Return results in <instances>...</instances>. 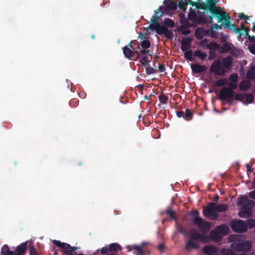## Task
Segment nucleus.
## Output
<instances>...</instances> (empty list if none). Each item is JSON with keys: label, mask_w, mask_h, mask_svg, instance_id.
<instances>
[{"label": "nucleus", "mask_w": 255, "mask_h": 255, "mask_svg": "<svg viewBox=\"0 0 255 255\" xmlns=\"http://www.w3.org/2000/svg\"><path fill=\"white\" fill-rule=\"evenodd\" d=\"M217 0H206L205 2H201V6L199 8L205 10L206 14L209 12V23L212 24L213 22V18L218 16L222 11V7L217 6Z\"/></svg>", "instance_id": "nucleus-1"}, {"label": "nucleus", "mask_w": 255, "mask_h": 255, "mask_svg": "<svg viewBox=\"0 0 255 255\" xmlns=\"http://www.w3.org/2000/svg\"><path fill=\"white\" fill-rule=\"evenodd\" d=\"M192 216V221L193 222L199 227V230L204 233L208 232L212 228V225L210 222L204 221V220L200 217L199 212L196 210L191 212Z\"/></svg>", "instance_id": "nucleus-2"}, {"label": "nucleus", "mask_w": 255, "mask_h": 255, "mask_svg": "<svg viewBox=\"0 0 255 255\" xmlns=\"http://www.w3.org/2000/svg\"><path fill=\"white\" fill-rule=\"evenodd\" d=\"M246 199L245 197H241L238 202V205H242L241 210L242 213H239V215L242 218L249 217L251 216V210L255 206V202L252 200H247L244 203L243 202Z\"/></svg>", "instance_id": "nucleus-3"}, {"label": "nucleus", "mask_w": 255, "mask_h": 255, "mask_svg": "<svg viewBox=\"0 0 255 255\" xmlns=\"http://www.w3.org/2000/svg\"><path fill=\"white\" fill-rule=\"evenodd\" d=\"M235 92L227 87H223L220 91L218 98L221 101L227 102L230 105L232 104L233 97Z\"/></svg>", "instance_id": "nucleus-4"}, {"label": "nucleus", "mask_w": 255, "mask_h": 255, "mask_svg": "<svg viewBox=\"0 0 255 255\" xmlns=\"http://www.w3.org/2000/svg\"><path fill=\"white\" fill-rule=\"evenodd\" d=\"M164 9V7L160 6L157 10L154 11V14L150 19L151 23L147 27L148 29L152 31L157 30L160 25L158 19L163 15Z\"/></svg>", "instance_id": "nucleus-5"}, {"label": "nucleus", "mask_w": 255, "mask_h": 255, "mask_svg": "<svg viewBox=\"0 0 255 255\" xmlns=\"http://www.w3.org/2000/svg\"><path fill=\"white\" fill-rule=\"evenodd\" d=\"M53 243L57 247L61 249L63 253L66 255H73L76 253L77 248L72 247L70 245L61 243L60 241L53 240Z\"/></svg>", "instance_id": "nucleus-6"}, {"label": "nucleus", "mask_w": 255, "mask_h": 255, "mask_svg": "<svg viewBox=\"0 0 255 255\" xmlns=\"http://www.w3.org/2000/svg\"><path fill=\"white\" fill-rule=\"evenodd\" d=\"M210 72L214 73L216 76H222L225 75L226 71L222 67V62L219 59H216L209 68Z\"/></svg>", "instance_id": "nucleus-7"}, {"label": "nucleus", "mask_w": 255, "mask_h": 255, "mask_svg": "<svg viewBox=\"0 0 255 255\" xmlns=\"http://www.w3.org/2000/svg\"><path fill=\"white\" fill-rule=\"evenodd\" d=\"M230 226L236 233H245L247 231L246 223L243 220H233L230 223Z\"/></svg>", "instance_id": "nucleus-8"}, {"label": "nucleus", "mask_w": 255, "mask_h": 255, "mask_svg": "<svg viewBox=\"0 0 255 255\" xmlns=\"http://www.w3.org/2000/svg\"><path fill=\"white\" fill-rule=\"evenodd\" d=\"M252 247V243L248 241L242 243H234L231 245V249L237 252H248Z\"/></svg>", "instance_id": "nucleus-9"}, {"label": "nucleus", "mask_w": 255, "mask_h": 255, "mask_svg": "<svg viewBox=\"0 0 255 255\" xmlns=\"http://www.w3.org/2000/svg\"><path fill=\"white\" fill-rule=\"evenodd\" d=\"M217 18V22H222L224 24V28L225 29L232 28V25L235 24L232 23L230 21V16L229 14L225 11L222 12L218 16H216Z\"/></svg>", "instance_id": "nucleus-10"}, {"label": "nucleus", "mask_w": 255, "mask_h": 255, "mask_svg": "<svg viewBox=\"0 0 255 255\" xmlns=\"http://www.w3.org/2000/svg\"><path fill=\"white\" fill-rule=\"evenodd\" d=\"M211 207L207 204V206L204 208L203 211V215L208 218L215 221L218 217V214L215 209H211Z\"/></svg>", "instance_id": "nucleus-11"}, {"label": "nucleus", "mask_w": 255, "mask_h": 255, "mask_svg": "<svg viewBox=\"0 0 255 255\" xmlns=\"http://www.w3.org/2000/svg\"><path fill=\"white\" fill-rule=\"evenodd\" d=\"M208 205L211 209H215L218 212H225L228 209V206L226 204L217 205L214 202H209Z\"/></svg>", "instance_id": "nucleus-12"}, {"label": "nucleus", "mask_w": 255, "mask_h": 255, "mask_svg": "<svg viewBox=\"0 0 255 255\" xmlns=\"http://www.w3.org/2000/svg\"><path fill=\"white\" fill-rule=\"evenodd\" d=\"M190 239L195 241H201L203 240L206 236L200 234L196 229H192L189 232Z\"/></svg>", "instance_id": "nucleus-13"}, {"label": "nucleus", "mask_w": 255, "mask_h": 255, "mask_svg": "<svg viewBox=\"0 0 255 255\" xmlns=\"http://www.w3.org/2000/svg\"><path fill=\"white\" fill-rule=\"evenodd\" d=\"M192 39L189 37H184L181 41V49L183 51L188 50L191 46Z\"/></svg>", "instance_id": "nucleus-14"}, {"label": "nucleus", "mask_w": 255, "mask_h": 255, "mask_svg": "<svg viewBox=\"0 0 255 255\" xmlns=\"http://www.w3.org/2000/svg\"><path fill=\"white\" fill-rule=\"evenodd\" d=\"M122 49L125 57L129 60L135 55V53H138L137 51L131 49L128 46H125Z\"/></svg>", "instance_id": "nucleus-15"}, {"label": "nucleus", "mask_w": 255, "mask_h": 255, "mask_svg": "<svg viewBox=\"0 0 255 255\" xmlns=\"http://www.w3.org/2000/svg\"><path fill=\"white\" fill-rule=\"evenodd\" d=\"M191 67L192 72L196 74L201 73L207 70V67L204 65L192 64Z\"/></svg>", "instance_id": "nucleus-16"}, {"label": "nucleus", "mask_w": 255, "mask_h": 255, "mask_svg": "<svg viewBox=\"0 0 255 255\" xmlns=\"http://www.w3.org/2000/svg\"><path fill=\"white\" fill-rule=\"evenodd\" d=\"M205 13H206L205 12ZM207 14H205V15H206V17L203 16L202 15H197V17L194 20L193 22H194L195 23H196L197 24H206V23H209L210 19L209 18V15Z\"/></svg>", "instance_id": "nucleus-17"}, {"label": "nucleus", "mask_w": 255, "mask_h": 255, "mask_svg": "<svg viewBox=\"0 0 255 255\" xmlns=\"http://www.w3.org/2000/svg\"><path fill=\"white\" fill-rule=\"evenodd\" d=\"M215 229L220 235L223 236L227 235L230 231L229 228L225 224L218 226Z\"/></svg>", "instance_id": "nucleus-18"}, {"label": "nucleus", "mask_w": 255, "mask_h": 255, "mask_svg": "<svg viewBox=\"0 0 255 255\" xmlns=\"http://www.w3.org/2000/svg\"><path fill=\"white\" fill-rule=\"evenodd\" d=\"M233 59L231 56H227L223 58L222 60V65L224 69L230 70L232 67Z\"/></svg>", "instance_id": "nucleus-19"}, {"label": "nucleus", "mask_w": 255, "mask_h": 255, "mask_svg": "<svg viewBox=\"0 0 255 255\" xmlns=\"http://www.w3.org/2000/svg\"><path fill=\"white\" fill-rule=\"evenodd\" d=\"M194 240L189 239L185 243V249L187 251H190L192 249L198 248V245L195 243Z\"/></svg>", "instance_id": "nucleus-20"}, {"label": "nucleus", "mask_w": 255, "mask_h": 255, "mask_svg": "<svg viewBox=\"0 0 255 255\" xmlns=\"http://www.w3.org/2000/svg\"><path fill=\"white\" fill-rule=\"evenodd\" d=\"M163 3L166 7L169 10H175L177 7V4L175 1H172L171 0H164Z\"/></svg>", "instance_id": "nucleus-21"}, {"label": "nucleus", "mask_w": 255, "mask_h": 255, "mask_svg": "<svg viewBox=\"0 0 255 255\" xmlns=\"http://www.w3.org/2000/svg\"><path fill=\"white\" fill-rule=\"evenodd\" d=\"M203 251L207 255H213L217 252V250L215 247L208 245L204 247Z\"/></svg>", "instance_id": "nucleus-22"}, {"label": "nucleus", "mask_w": 255, "mask_h": 255, "mask_svg": "<svg viewBox=\"0 0 255 255\" xmlns=\"http://www.w3.org/2000/svg\"><path fill=\"white\" fill-rule=\"evenodd\" d=\"M27 243H23L18 246L15 252L14 255H22L26 250Z\"/></svg>", "instance_id": "nucleus-23"}, {"label": "nucleus", "mask_w": 255, "mask_h": 255, "mask_svg": "<svg viewBox=\"0 0 255 255\" xmlns=\"http://www.w3.org/2000/svg\"><path fill=\"white\" fill-rule=\"evenodd\" d=\"M206 35V31L203 28H198L195 31V36L198 39H202Z\"/></svg>", "instance_id": "nucleus-24"}, {"label": "nucleus", "mask_w": 255, "mask_h": 255, "mask_svg": "<svg viewBox=\"0 0 255 255\" xmlns=\"http://www.w3.org/2000/svg\"><path fill=\"white\" fill-rule=\"evenodd\" d=\"M210 236L216 242H219L222 239V237L220 236V235L216 231L215 229L210 232Z\"/></svg>", "instance_id": "nucleus-25"}, {"label": "nucleus", "mask_w": 255, "mask_h": 255, "mask_svg": "<svg viewBox=\"0 0 255 255\" xmlns=\"http://www.w3.org/2000/svg\"><path fill=\"white\" fill-rule=\"evenodd\" d=\"M109 252L111 253H118L122 249L121 246L117 243L111 244L109 246Z\"/></svg>", "instance_id": "nucleus-26"}, {"label": "nucleus", "mask_w": 255, "mask_h": 255, "mask_svg": "<svg viewBox=\"0 0 255 255\" xmlns=\"http://www.w3.org/2000/svg\"><path fill=\"white\" fill-rule=\"evenodd\" d=\"M228 80L225 78H221L217 80L214 84H213L212 87H222L226 85L227 84Z\"/></svg>", "instance_id": "nucleus-27"}, {"label": "nucleus", "mask_w": 255, "mask_h": 255, "mask_svg": "<svg viewBox=\"0 0 255 255\" xmlns=\"http://www.w3.org/2000/svg\"><path fill=\"white\" fill-rule=\"evenodd\" d=\"M194 55L200 60L203 61L207 57V54L205 52H203L201 50L198 49L194 51Z\"/></svg>", "instance_id": "nucleus-28"}, {"label": "nucleus", "mask_w": 255, "mask_h": 255, "mask_svg": "<svg viewBox=\"0 0 255 255\" xmlns=\"http://www.w3.org/2000/svg\"><path fill=\"white\" fill-rule=\"evenodd\" d=\"M250 87L251 84L246 81H242L239 84L240 89L243 91L248 90Z\"/></svg>", "instance_id": "nucleus-29"}, {"label": "nucleus", "mask_w": 255, "mask_h": 255, "mask_svg": "<svg viewBox=\"0 0 255 255\" xmlns=\"http://www.w3.org/2000/svg\"><path fill=\"white\" fill-rule=\"evenodd\" d=\"M184 119L186 121H190L193 118V113L189 109H186L185 112H184Z\"/></svg>", "instance_id": "nucleus-30"}, {"label": "nucleus", "mask_w": 255, "mask_h": 255, "mask_svg": "<svg viewBox=\"0 0 255 255\" xmlns=\"http://www.w3.org/2000/svg\"><path fill=\"white\" fill-rule=\"evenodd\" d=\"M127 248L128 249V251H130L131 250H134L136 252L137 255H143L144 253L140 247L135 245L133 246L132 249L129 248V246L127 247Z\"/></svg>", "instance_id": "nucleus-31"}, {"label": "nucleus", "mask_w": 255, "mask_h": 255, "mask_svg": "<svg viewBox=\"0 0 255 255\" xmlns=\"http://www.w3.org/2000/svg\"><path fill=\"white\" fill-rule=\"evenodd\" d=\"M247 77L248 79L254 80L255 79V67H252L250 71H249L247 74Z\"/></svg>", "instance_id": "nucleus-32"}, {"label": "nucleus", "mask_w": 255, "mask_h": 255, "mask_svg": "<svg viewBox=\"0 0 255 255\" xmlns=\"http://www.w3.org/2000/svg\"><path fill=\"white\" fill-rule=\"evenodd\" d=\"M180 23L183 25L180 26V29H187L190 27L188 20L186 18H182L180 20Z\"/></svg>", "instance_id": "nucleus-33"}, {"label": "nucleus", "mask_w": 255, "mask_h": 255, "mask_svg": "<svg viewBox=\"0 0 255 255\" xmlns=\"http://www.w3.org/2000/svg\"><path fill=\"white\" fill-rule=\"evenodd\" d=\"M151 44L150 41L148 39H145L142 41L140 44L139 46L141 47L142 49H147L150 47Z\"/></svg>", "instance_id": "nucleus-34"}, {"label": "nucleus", "mask_w": 255, "mask_h": 255, "mask_svg": "<svg viewBox=\"0 0 255 255\" xmlns=\"http://www.w3.org/2000/svg\"><path fill=\"white\" fill-rule=\"evenodd\" d=\"M188 2L186 0H180L178 3V7L183 11H185L187 9Z\"/></svg>", "instance_id": "nucleus-35"}, {"label": "nucleus", "mask_w": 255, "mask_h": 255, "mask_svg": "<svg viewBox=\"0 0 255 255\" xmlns=\"http://www.w3.org/2000/svg\"><path fill=\"white\" fill-rule=\"evenodd\" d=\"M188 16L189 19L193 21V22L197 16V13L192 8H190V12L188 15Z\"/></svg>", "instance_id": "nucleus-36"}, {"label": "nucleus", "mask_w": 255, "mask_h": 255, "mask_svg": "<svg viewBox=\"0 0 255 255\" xmlns=\"http://www.w3.org/2000/svg\"><path fill=\"white\" fill-rule=\"evenodd\" d=\"M164 24L165 25V26L167 27H173L174 26L175 23L173 20L170 19V18H165L164 20Z\"/></svg>", "instance_id": "nucleus-37"}, {"label": "nucleus", "mask_w": 255, "mask_h": 255, "mask_svg": "<svg viewBox=\"0 0 255 255\" xmlns=\"http://www.w3.org/2000/svg\"><path fill=\"white\" fill-rule=\"evenodd\" d=\"M221 253L224 255H236L232 250L230 249L223 248L221 250Z\"/></svg>", "instance_id": "nucleus-38"}, {"label": "nucleus", "mask_w": 255, "mask_h": 255, "mask_svg": "<svg viewBox=\"0 0 255 255\" xmlns=\"http://www.w3.org/2000/svg\"><path fill=\"white\" fill-rule=\"evenodd\" d=\"M127 46L132 50H133V48H134V46H137L136 49H140L139 44L136 40L131 41Z\"/></svg>", "instance_id": "nucleus-39"}, {"label": "nucleus", "mask_w": 255, "mask_h": 255, "mask_svg": "<svg viewBox=\"0 0 255 255\" xmlns=\"http://www.w3.org/2000/svg\"><path fill=\"white\" fill-rule=\"evenodd\" d=\"M220 44L217 43L216 42H212V43L209 44L208 45V49L210 50H218L220 48Z\"/></svg>", "instance_id": "nucleus-40"}, {"label": "nucleus", "mask_w": 255, "mask_h": 255, "mask_svg": "<svg viewBox=\"0 0 255 255\" xmlns=\"http://www.w3.org/2000/svg\"><path fill=\"white\" fill-rule=\"evenodd\" d=\"M246 225L247 228L252 229L255 227V220L254 219H248L246 221Z\"/></svg>", "instance_id": "nucleus-41"}, {"label": "nucleus", "mask_w": 255, "mask_h": 255, "mask_svg": "<svg viewBox=\"0 0 255 255\" xmlns=\"http://www.w3.org/2000/svg\"><path fill=\"white\" fill-rule=\"evenodd\" d=\"M193 52L191 50H187L184 53V57L186 59L190 61H193L192 59Z\"/></svg>", "instance_id": "nucleus-42"}, {"label": "nucleus", "mask_w": 255, "mask_h": 255, "mask_svg": "<svg viewBox=\"0 0 255 255\" xmlns=\"http://www.w3.org/2000/svg\"><path fill=\"white\" fill-rule=\"evenodd\" d=\"M167 28L166 26L160 25L157 29L156 32L159 35L164 34Z\"/></svg>", "instance_id": "nucleus-43"}, {"label": "nucleus", "mask_w": 255, "mask_h": 255, "mask_svg": "<svg viewBox=\"0 0 255 255\" xmlns=\"http://www.w3.org/2000/svg\"><path fill=\"white\" fill-rule=\"evenodd\" d=\"M165 213L167 214L171 219H175V212L171 208H168Z\"/></svg>", "instance_id": "nucleus-44"}, {"label": "nucleus", "mask_w": 255, "mask_h": 255, "mask_svg": "<svg viewBox=\"0 0 255 255\" xmlns=\"http://www.w3.org/2000/svg\"><path fill=\"white\" fill-rule=\"evenodd\" d=\"M159 100L160 101V103L162 104H166L167 103L168 98L167 96H165L164 94L162 93L160 94L159 97Z\"/></svg>", "instance_id": "nucleus-45"}, {"label": "nucleus", "mask_w": 255, "mask_h": 255, "mask_svg": "<svg viewBox=\"0 0 255 255\" xmlns=\"http://www.w3.org/2000/svg\"><path fill=\"white\" fill-rule=\"evenodd\" d=\"M164 35L166 37V38L168 39H172V38L173 37V32L171 31L168 30V28H167V29L166 30L164 34Z\"/></svg>", "instance_id": "nucleus-46"}, {"label": "nucleus", "mask_w": 255, "mask_h": 255, "mask_svg": "<svg viewBox=\"0 0 255 255\" xmlns=\"http://www.w3.org/2000/svg\"><path fill=\"white\" fill-rule=\"evenodd\" d=\"M254 96L253 94L250 93L246 95V100L248 103H252L254 101Z\"/></svg>", "instance_id": "nucleus-47"}, {"label": "nucleus", "mask_w": 255, "mask_h": 255, "mask_svg": "<svg viewBox=\"0 0 255 255\" xmlns=\"http://www.w3.org/2000/svg\"><path fill=\"white\" fill-rule=\"evenodd\" d=\"M137 52L138 53H135V55H137V58H139L141 57L144 56V55H146V52H147V51H146V49H143L142 50L140 49V50L137 51Z\"/></svg>", "instance_id": "nucleus-48"}, {"label": "nucleus", "mask_w": 255, "mask_h": 255, "mask_svg": "<svg viewBox=\"0 0 255 255\" xmlns=\"http://www.w3.org/2000/svg\"><path fill=\"white\" fill-rule=\"evenodd\" d=\"M208 45L209 43L207 39H204L199 42L200 47L205 49H208Z\"/></svg>", "instance_id": "nucleus-49"}, {"label": "nucleus", "mask_w": 255, "mask_h": 255, "mask_svg": "<svg viewBox=\"0 0 255 255\" xmlns=\"http://www.w3.org/2000/svg\"><path fill=\"white\" fill-rule=\"evenodd\" d=\"M187 2L193 6H196L198 9H201L199 7L201 6V2H196L191 0H188Z\"/></svg>", "instance_id": "nucleus-50"}, {"label": "nucleus", "mask_w": 255, "mask_h": 255, "mask_svg": "<svg viewBox=\"0 0 255 255\" xmlns=\"http://www.w3.org/2000/svg\"><path fill=\"white\" fill-rule=\"evenodd\" d=\"M233 97L234 98V99L237 101H242L245 98V95L241 94H236L235 92Z\"/></svg>", "instance_id": "nucleus-51"}, {"label": "nucleus", "mask_w": 255, "mask_h": 255, "mask_svg": "<svg viewBox=\"0 0 255 255\" xmlns=\"http://www.w3.org/2000/svg\"><path fill=\"white\" fill-rule=\"evenodd\" d=\"M229 80L233 82H237L238 80V76L236 73L232 74L229 76Z\"/></svg>", "instance_id": "nucleus-52"}, {"label": "nucleus", "mask_w": 255, "mask_h": 255, "mask_svg": "<svg viewBox=\"0 0 255 255\" xmlns=\"http://www.w3.org/2000/svg\"><path fill=\"white\" fill-rule=\"evenodd\" d=\"M221 49L223 53H226L230 50V46L228 44H224L221 47Z\"/></svg>", "instance_id": "nucleus-53"}, {"label": "nucleus", "mask_w": 255, "mask_h": 255, "mask_svg": "<svg viewBox=\"0 0 255 255\" xmlns=\"http://www.w3.org/2000/svg\"><path fill=\"white\" fill-rule=\"evenodd\" d=\"M29 252L30 255H39L33 245L30 246Z\"/></svg>", "instance_id": "nucleus-54"}, {"label": "nucleus", "mask_w": 255, "mask_h": 255, "mask_svg": "<svg viewBox=\"0 0 255 255\" xmlns=\"http://www.w3.org/2000/svg\"><path fill=\"white\" fill-rule=\"evenodd\" d=\"M248 48L252 54L255 55V43H250L249 44Z\"/></svg>", "instance_id": "nucleus-55"}, {"label": "nucleus", "mask_w": 255, "mask_h": 255, "mask_svg": "<svg viewBox=\"0 0 255 255\" xmlns=\"http://www.w3.org/2000/svg\"><path fill=\"white\" fill-rule=\"evenodd\" d=\"M9 251V249L7 245H4L1 250V253L3 255H5L8 251Z\"/></svg>", "instance_id": "nucleus-56"}, {"label": "nucleus", "mask_w": 255, "mask_h": 255, "mask_svg": "<svg viewBox=\"0 0 255 255\" xmlns=\"http://www.w3.org/2000/svg\"><path fill=\"white\" fill-rule=\"evenodd\" d=\"M139 60V63L141 64V65H144V63L148 62V58L147 55H144L143 57H141Z\"/></svg>", "instance_id": "nucleus-57"}, {"label": "nucleus", "mask_w": 255, "mask_h": 255, "mask_svg": "<svg viewBox=\"0 0 255 255\" xmlns=\"http://www.w3.org/2000/svg\"><path fill=\"white\" fill-rule=\"evenodd\" d=\"M209 53V55L208 57V60H212L216 57V53L215 51L210 50Z\"/></svg>", "instance_id": "nucleus-58"}, {"label": "nucleus", "mask_w": 255, "mask_h": 255, "mask_svg": "<svg viewBox=\"0 0 255 255\" xmlns=\"http://www.w3.org/2000/svg\"><path fill=\"white\" fill-rule=\"evenodd\" d=\"M146 72L148 75L153 74L155 73V70L154 68L150 66L149 67H147V68H146Z\"/></svg>", "instance_id": "nucleus-59"}, {"label": "nucleus", "mask_w": 255, "mask_h": 255, "mask_svg": "<svg viewBox=\"0 0 255 255\" xmlns=\"http://www.w3.org/2000/svg\"><path fill=\"white\" fill-rule=\"evenodd\" d=\"M179 30L181 32V33L183 35H188L189 33H190L191 31L189 29H180V27L179 28Z\"/></svg>", "instance_id": "nucleus-60"}, {"label": "nucleus", "mask_w": 255, "mask_h": 255, "mask_svg": "<svg viewBox=\"0 0 255 255\" xmlns=\"http://www.w3.org/2000/svg\"><path fill=\"white\" fill-rule=\"evenodd\" d=\"M236 34L239 33L241 32V29L235 27V25H232V28L231 29Z\"/></svg>", "instance_id": "nucleus-61"}, {"label": "nucleus", "mask_w": 255, "mask_h": 255, "mask_svg": "<svg viewBox=\"0 0 255 255\" xmlns=\"http://www.w3.org/2000/svg\"><path fill=\"white\" fill-rule=\"evenodd\" d=\"M178 231L180 233H181L184 236H186L187 235L186 229L182 226L179 228Z\"/></svg>", "instance_id": "nucleus-62"}, {"label": "nucleus", "mask_w": 255, "mask_h": 255, "mask_svg": "<svg viewBox=\"0 0 255 255\" xmlns=\"http://www.w3.org/2000/svg\"><path fill=\"white\" fill-rule=\"evenodd\" d=\"M238 17L240 19H245L246 20H248L249 19V16L245 15L244 13H240L238 15Z\"/></svg>", "instance_id": "nucleus-63"}, {"label": "nucleus", "mask_w": 255, "mask_h": 255, "mask_svg": "<svg viewBox=\"0 0 255 255\" xmlns=\"http://www.w3.org/2000/svg\"><path fill=\"white\" fill-rule=\"evenodd\" d=\"M228 85H229L228 87L230 88V89H232V91H234L237 88V84L234 83H229L228 84Z\"/></svg>", "instance_id": "nucleus-64"}]
</instances>
